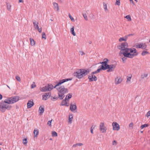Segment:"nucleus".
<instances>
[{
    "label": "nucleus",
    "mask_w": 150,
    "mask_h": 150,
    "mask_svg": "<svg viewBox=\"0 0 150 150\" xmlns=\"http://www.w3.org/2000/svg\"><path fill=\"white\" fill-rule=\"evenodd\" d=\"M128 47V44L126 42L122 43L118 45L117 48L121 50L120 54H122L125 57L130 58H132L138 55L137 51L135 48H127Z\"/></svg>",
    "instance_id": "obj_1"
},
{
    "label": "nucleus",
    "mask_w": 150,
    "mask_h": 150,
    "mask_svg": "<svg viewBox=\"0 0 150 150\" xmlns=\"http://www.w3.org/2000/svg\"><path fill=\"white\" fill-rule=\"evenodd\" d=\"M19 100V97L16 96L8 98L5 99L4 101H2L0 103V110L4 112H5L6 109L8 110H10L11 106L9 104L14 103L18 101Z\"/></svg>",
    "instance_id": "obj_2"
},
{
    "label": "nucleus",
    "mask_w": 150,
    "mask_h": 150,
    "mask_svg": "<svg viewBox=\"0 0 150 150\" xmlns=\"http://www.w3.org/2000/svg\"><path fill=\"white\" fill-rule=\"evenodd\" d=\"M90 71V70L89 69H79L77 70V71L74 73L73 75L76 78L81 79L88 74Z\"/></svg>",
    "instance_id": "obj_3"
},
{
    "label": "nucleus",
    "mask_w": 150,
    "mask_h": 150,
    "mask_svg": "<svg viewBox=\"0 0 150 150\" xmlns=\"http://www.w3.org/2000/svg\"><path fill=\"white\" fill-rule=\"evenodd\" d=\"M56 89L58 92V98L60 100L63 99L65 96L64 94L68 92L67 89L65 88L63 86L57 87Z\"/></svg>",
    "instance_id": "obj_4"
},
{
    "label": "nucleus",
    "mask_w": 150,
    "mask_h": 150,
    "mask_svg": "<svg viewBox=\"0 0 150 150\" xmlns=\"http://www.w3.org/2000/svg\"><path fill=\"white\" fill-rule=\"evenodd\" d=\"M53 88V86L52 84H48L45 87L40 88V90L42 92H46L47 91H50Z\"/></svg>",
    "instance_id": "obj_5"
},
{
    "label": "nucleus",
    "mask_w": 150,
    "mask_h": 150,
    "mask_svg": "<svg viewBox=\"0 0 150 150\" xmlns=\"http://www.w3.org/2000/svg\"><path fill=\"white\" fill-rule=\"evenodd\" d=\"M72 79L71 78H68L65 79H63L62 80H60L59 81V82L57 83L54 86H53L54 88L57 87L60 85H61L62 83H64L65 82L67 81H69L71 80Z\"/></svg>",
    "instance_id": "obj_6"
},
{
    "label": "nucleus",
    "mask_w": 150,
    "mask_h": 150,
    "mask_svg": "<svg viewBox=\"0 0 150 150\" xmlns=\"http://www.w3.org/2000/svg\"><path fill=\"white\" fill-rule=\"evenodd\" d=\"M100 130L102 132V133L105 132L107 130L106 128L104 126V123L101 122L100 125Z\"/></svg>",
    "instance_id": "obj_7"
},
{
    "label": "nucleus",
    "mask_w": 150,
    "mask_h": 150,
    "mask_svg": "<svg viewBox=\"0 0 150 150\" xmlns=\"http://www.w3.org/2000/svg\"><path fill=\"white\" fill-rule=\"evenodd\" d=\"M112 125L113 126V130H116L118 131L120 129V126L116 122H114L112 124Z\"/></svg>",
    "instance_id": "obj_8"
},
{
    "label": "nucleus",
    "mask_w": 150,
    "mask_h": 150,
    "mask_svg": "<svg viewBox=\"0 0 150 150\" xmlns=\"http://www.w3.org/2000/svg\"><path fill=\"white\" fill-rule=\"evenodd\" d=\"M102 65H100V66L102 67V68L104 69L105 70H106L108 69L109 67V65L108 64V62L105 61H104L102 62Z\"/></svg>",
    "instance_id": "obj_9"
},
{
    "label": "nucleus",
    "mask_w": 150,
    "mask_h": 150,
    "mask_svg": "<svg viewBox=\"0 0 150 150\" xmlns=\"http://www.w3.org/2000/svg\"><path fill=\"white\" fill-rule=\"evenodd\" d=\"M91 76H89L88 78L89 82L92 81H96L97 80V78L96 76L93 74H91Z\"/></svg>",
    "instance_id": "obj_10"
},
{
    "label": "nucleus",
    "mask_w": 150,
    "mask_h": 150,
    "mask_svg": "<svg viewBox=\"0 0 150 150\" xmlns=\"http://www.w3.org/2000/svg\"><path fill=\"white\" fill-rule=\"evenodd\" d=\"M51 95V93L50 92L45 93L42 96V99L44 100H47L50 97Z\"/></svg>",
    "instance_id": "obj_11"
},
{
    "label": "nucleus",
    "mask_w": 150,
    "mask_h": 150,
    "mask_svg": "<svg viewBox=\"0 0 150 150\" xmlns=\"http://www.w3.org/2000/svg\"><path fill=\"white\" fill-rule=\"evenodd\" d=\"M70 109L71 111L75 110L77 109V107L75 103L72 104L71 103L70 104Z\"/></svg>",
    "instance_id": "obj_12"
},
{
    "label": "nucleus",
    "mask_w": 150,
    "mask_h": 150,
    "mask_svg": "<svg viewBox=\"0 0 150 150\" xmlns=\"http://www.w3.org/2000/svg\"><path fill=\"white\" fill-rule=\"evenodd\" d=\"M137 47L139 48H142L143 49H145L146 47V45L145 44H138L136 45Z\"/></svg>",
    "instance_id": "obj_13"
},
{
    "label": "nucleus",
    "mask_w": 150,
    "mask_h": 150,
    "mask_svg": "<svg viewBox=\"0 0 150 150\" xmlns=\"http://www.w3.org/2000/svg\"><path fill=\"white\" fill-rule=\"evenodd\" d=\"M122 81V79L121 78H119L117 77L115 79V83L117 84H118L121 83Z\"/></svg>",
    "instance_id": "obj_14"
},
{
    "label": "nucleus",
    "mask_w": 150,
    "mask_h": 150,
    "mask_svg": "<svg viewBox=\"0 0 150 150\" xmlns=\"http://www.w3.org/2000/svg\"><path fill=\"white\" fill-rule=\"evenodd\" d=\"M34 105V103L33 101H29L27 104V108H30Z\"/></svg>",
    "instance_id": "obj_15"
},
{
    "label": "nucleus",
    "mask_w": 150,
    "mask_h": 150,
    "mask_svg": "<svg viewBox=\"0 0 150 150\" xmlns=\"http://www.w3.org/2000/svg\"><path fill=\"white\" fill-rule=\"evenodd\" d=\"M61 105L62 106H66L68 107L69 106V104L66 101L62 100Z\"/></svg>",
    "instance_id": "obj_16"
},
{
    "label": "nucleus",
    "mask_w": 150,
    "mask_h": 150,
    "mask_svg": "<svg viewBox=\"0 0 150 150\" xmlns=\"http://www.w3.org/2000/svg\"><path fill=\"white\" fill-rule=\"evenodd\" d=\"M33 22L35 28L36 30L37 29H38V23L35 21H33Z\"/></svg>",
    "instance_id": "obj_17"
},
{
    "label": "nucleus",
    "mask_w": 150,
    "mask_h": 150,
    "mask_svg": "<svg viewBox=\"0 0 150 150\" xmlns=\"http://www.w3.org/2000/svg\"><path fill=\"white\" fill-rule=\"evenodd\" d=\"M34 137H37V135L39 133V131L37 129H35L34 131Z\"/></svg>",
    "instance_id": "obj_18"
},
{
    "label": "nucleus",
    "mask_w": 150,
    "mask_h": 150,
    "mask_svg": "<svg viewBox=\"0 0 150 150\" xmlns=\"http://www.w3.org/2000/svg\"><path fill=\"white\" fill-rule=\"evenodd\" d=\"M53 4L54 7V9H56L57 11H59V8L58 4L55 2H53Z\"/></svg>",
    "instance_id": "obj_19"
},
{
    "label": "nucleus",
    "mask_w": 150,
    "mask_h": 150,
    "mask_svg": "<svg viewBox=\"0 0 150 150\" xmlns=\"http://www.w3.org/2000/svg\"><path fill=\"white\" fill-rule=\"evenodd\" d=\"M39 111L40 113H43L44 111V107L41 106L39 108Z\"/></svg>",
    "instance_id": "obj_20"
},
{
    "label": "nucleus",
    "mask_w": 150,
    "mask_h": 150,
    "mask_svg": "<svg viewBox=\"0 0 150 150\" xmlns=\"http://www.w3.org/2000/svg\"><path fill=\"white\" fill-rule=\"evenodd\" d=\"M73 118V115H69V116L68 122L70 124L72 123V121Z\"/></svg>",
    "instance_id": "obj_21"
},
{
    "label": "nucleus",
    "mask_w": 150,
    "mask_h": 150,
    "mask_svg": "<svg viewBox=\"0 0 150 150\" xmlns=\"http://www.w3.org/2000/svg\"><path fill=\"white\" fill-rule=\"evenodd\" d=\"M30 43L31 45L33 46L35 45V42L34 40L32 38H30Z\"/></svg>",
    "instance_id": "obj_22"
},
{
    "label": "nucleus",
    "mask_w": 150,
    "mask_h": 150,
    "mask_svg": "<svg viewBox=\"0 0 150 150\" xmlns=\"http://www.w3.org/2000/svg\"><path fill=\"white\" fill-rule=\"evenodd\" d=\"M101 70H105L104 69L102 68V67L100 65L98 68V69L96 71L97 73H99L100 72V71Z\"/></svg>",
    "instance_id": "obj_23"
},
{
    "label": "nucleus",
    "mask_w": 150,
    "mask_h": 150,
    "mask_svg": "<svg viewBox=\"0 0 150 150\" xmlns=\"http://www.w3.org/2000/svg\"><path fill=\"white\" fill-rule=\"evenodd\" d=\"M71 32L74 36L76 35V33L74 32V26L71 29Z\"/></svg>",
    "instance_id": "obj_24"
},
{
    "label": "nucleus",
    "mask_w": 150,
    "mask_h": 150,
    "mask_svg": "<svg viewBox=\"0 0 150 150\" xmlns=\"http://www.w3.org/2000/svg\"><path fill=\"white\" fill-rule=\"evenodd\" d=\"M115 68H114L112 67H110V66H109V68H108V69L107 70V71L108 72L112 71H113V69Z\"/></svg>",
    "instance_id": "obj_25"
},
{
    "label": "nucleus",
    "mask_w": 150,
    "mask_h": 150,
    "mask_svg": "<svg viewBox=\"0 0 150 150\" xmlns=\"http://www.w3.org/2000/svg\"><path fill=\"white\" fill-rule=\"evenodd\" d=\"M127 38H126V36L124 38H120L119 39V41L120 42L122 41H126L127 40Z\"/></svg>",
    "instance_id": "obj_26"
},
{
    "label": "nucleus",
    "mask_w": 150,
    "mask_h": 150,
    "mask_svg": "<svg viewBox=\"0 0 150 150\" xmlns=\"http://www.w3.org/2000/svg\"><path fill=\"white\" fill-rule=\"evenodd\" d=\"M52 136L56 137L57 136V133L54 131H52Z\"/></svg>",
    "instance_id": "obj_27"
},
{
    "label": "nucleus",
    "mask_w": 150,
    "mask_h": 150,
    "mask_svg": "<svg viewBox=\"0 0 150 150\" xmlns=\"http://www.w3.org/2000/svg\"><path fill=\"white\" fill-rule=\"evenodd\" d=\"M125 18L128 19V21H131V16L129 15L126 16Z\"/></svg>",
    "instance_id": "obj_28"
},
{
    "label": "nucleus",
    "mask_w": 150,
    "mask_h": 150,
    "mask_svg": "<svg viewBox=\"0 0 150 150\" xmlns=\"http://www.w3.org/2000/svg\"><path fill=\"white\" fill-rule=\"evenodd\" d=\"M149 54V52L146 51H143L142 52L141 54L142 56H144L146 55V54Z\"/></svg>",
    "instance_id": "obj_29"
},
{
    "label": "nucleus",
    "mask_w": 150,
    "mask_h": 150,
    "mask_svg": "<svg viewBox=\"0 0 150 150\" xmlns=\"http://www.w3.org/2000/svg\"><path fill=\"white\" fill-rule=\"evenodd\" d=\"M72 96V94L71 93H68L67 95L66 96V97L68 98V99H70L71 98Z\"/></svg>",
    "instance_id": "obj_30"
},
{
    "label": "nucleus",
    "mask_w": 150,
    "mask_h": 150,
    "mask_svg": "<svg viewBox=\"0 0 150 150\" xmlns=\"http://www.w3.org/2000/svg\"><path fill=\"white\" fill-rule=\"evenodd\" d=\"M148 126H149V125L148 124H145L142 125L141 126V128L142 129V128H144V127H147Z\"/></svg>",
    "instance_id": "obj_31"
},
{
    "label": "nucleus",
    "mask_w": 150,
    "mask_h": 150,
    "mask_svg": "<svg viewBox=\"0 0 150 150\" xmlns=\"http://www.w3.org/2000/svg\"><path fill=\"white\" fill-rule=\"evenodd\" d=\"M42 38H44L45 40L46 39V35L45 33L44 32L42 33Z\"/></svg>",
    "instance_id": "obj_32"
},
{
    "label": "nucleus",
    "mask_w": 150,
    "mask_h": 150,
    "mask_svg": "<svg viewBox=\"0 0 150 150\" xmlns=\"http://www.w3.org/2000/svg\"><path fill=\"white\" fill-rule=\"evenodd\" d=\"M7 9L8 11H10L11 8V5L8 4H7Z\"/></svg>",
    "instance_id": "obj_33"
},
{
    "label": "nucleus",
    "mask_w": 150,
    "mask_h": 150,
    "mask_svg": "<svg viewBox=\"0 0 150 150\" xmlns=\"http://www.w3.org/2000/svg\"><path fill=\"white\" fill-rule=\"evenodd\" d=\"M16 79L19 81V82H21V79L19 76H16Z\"/></svg>",
    "instance_id": "obj_34"
},
{
    "label": "nucleus",
    "mask_w": 150,
    "mask_h": 150,
    "mask_svg": "<svg viewBox=\"0 0 150 150\" xmlns=\"http://www.w3.org/2000/svg\"><path fill=\"white\" fill-rule=\"evenodd\" d=\"M69 17L71 19V20L73 21H74V18L71 16L70 13L69 14Z\"/></svg>",
    "instance_id": "obj_35"
},
{
    "label": "nucleus",
    "mask_w": 150,
    "mask_h": 150,
    "mask_svg": "<svg viewBox=\"0 0 150 150\" xmlns=\"http://www.w3.org/2000/svg\"><path fill=\"white\" fill-rule=\"evenodd\" d=\"M103 6H104V9H105V11H107L108 10L107 8V5L106 4H105V3H103Z\"/></svg>",
    "instance_id": "obj_36"
},
{
    "label": "nucleus",
    "mask_w": 150,
    "mask_h": 150,
    "mask_svg": "<svg viewBox=\"0 0 150 150\" xmlns=\"http://www.w3.org/2000/svg\"><path fill=\"white\" fill-rule=\"evenodd\" d=\"M83 16L84 18L85 19L86 21H87L88 20V18L86 14H83Z\"/></svg>",
    "instance_id": "obj_37"
},
{
    "label": "nucleus",
    "mask_w": 150,
    "mask_h": 150,
    "mask_svg": "<svg viewBox=\"0 0 150 150\" xmlns=\"http://www.w3.org/2000/svg\"><path fill=\"white\" fill-rule=\"evenodd\" d=\"M58 97H54L52 98V100L53 101H55L57 100L58 98Z\"/></svg>",
    "instance_id": "obj_38"
},
{
    "label": "nucleus",
    "mask_w": 150,
    "mask_h": 150,
    "mask_svg": "<svg viewBox=\"0 0 150 150\" xmlns=\"http://www.w3.org/2000/svg\"><path fill=\"white\" fill-rule=\"evenodd\" d=\"M116 4L118 5V6H120V0H117L116 2Z\"/></svg>",
    "instance_id": "obj_39"
},
{
    "label": "nucleus",
    "mask_w": 150,
    "mask_h": 150,
    "mask_svg": "<svg viewBox=\"0 0 150 150\" xmlns=\"http://www.w3.org/2000/svg\"><path fill=\"white\" fill-rule=\"evenodd\" d=\"M134 35V34H128V35H126V38H127L129 37V36H133Z\"/></svg>",
    "instance_id": "obj_40"
},
{
    "label": "nucleus",
    "mask_w": 150,
    "mask_h": 150,
    "mask_svg": "<svg viewBox=\"0 0 150 150\" xmlns=\"http://www.w3.org/2000/svg\"><path fill=\"white\" fill-rule=\"evenodd\" d=\"M31 88H35V87L36 86V85H35V82H34L31 85Z\"/></svg>",
    "instance_id": "obj_41"
},
{
    "label": "nucleus",
    "mask_w": 150,
    "mask_h": 150,
    "mask_svg": "<svg viewBox=\"0 0 150 150\" xmlns=\"http://www.w3.org/2000/svg\"><path fill=\"white\" fill-rule=\"evenodd\" d=\"M147 76H148L147 74H146L144 75H141V78L142 79H144V77H146Z\"/></svg>",
    "instance_id": "obj_42"
},
{
    "label": "nucleus",
    "mask_w": 150,
    "mask_h": 150,
    "mask_svg": "<svg viewBox=\"0 0 150 150\" xmlns=\"http://www.w3.org/2000/svg\"><path fill=\"white\" fill-rule=\"evenodd\" d=\"M23 143L24 144H26V143H27L28 142L27 139H23Z\"/></svg>",
    "instance_id": "obj_43"
},
{
    "label": "nucleus",
    "mask_w": 150,
    "mask_h": 150,
    "mask_svg": "<svg viewBox=\"0 0 150 150\" xmlns=\"http://www.w3.org/2000/svg\"><path fill=\"white\" fill-rule=\"evenodd\" d=\"M150 115V111H149L147 112L146 114V117H149V116Z\"/></svg>",
    "instance_id": "obj_44"
},
{
    "label": "nucleus",
    "mask_w": 150,
    "mask_h": 150,
    "mask_svg": "<svg viewBox=\"0 0 150 150\" xmlns=\"http://www.w3.org/2000/svg\"><path fill=\"white\" fill-rule=\"evenodd\" d=\"M131 78V76H127V82L128 81H130Z\"/></svg>",
    "instance_id": "obj_45"
},
{
    "label": "nucleus",
    "mask_w": 150,
    "mask_h": 150,
    "mask_svg": "<svg viewBox=\"0 0 150 150\" xmlns=\"http://www.w3.org/2000/svg\"><path fill=\"white\" fill-rule=\"evenodd\" d=\"M52 120H51L49 121L47 123V125L49 126H51V122H52Z\"/></svg>",
    "instance_id": "obj_46"
},
{
    "label": "nucleus",
    "mask_w": 150,
    "mask_h": 150,
    "mask_svg": "<svg viewBox=\"0 0 150 150\" xmlns=\"http://www.w3.org/2000/svg\"><path fill=\"white\" fill-rule=\"evenodd\" d=\"M133 123L131 122L129 124V127H132L133 126Z\"/></svg>",
    "instance_id": "obj_47"
},
{
    "label": "nucleus",
    "mask_w": 150,
    "mask_h": 150,
    "mask_svg": "<svg viewBox=\"0 0 150 150\" xmlns=\"http://www.w3.org/2000/svg\"><path fill=\"white\" fill-rule=\"evenodd\" d=\"M112 144L113 145H116L117 144V142L116 141L114 140L112 142Z\"/></svg>",
    "instance_id": "obj_48"
},
{
    "label": "nucleus",
    "mask_w": 150,
    "mask_h": 150,
    "mask_svg": "<svg viewBox=\"0 0 150 150\" xmlns=\"http://www.w3.org/2000/svg\"><path fill=\"white\" fill-rule=\"evenodd\" d=\"M126 57H125L124 56V57H123L122 58V61H123V62H124L127 59V58Z\"/></svg>",
    "instance_id": "obj_49"
},
{
    "label": "nucleus",
    "mask_w": 150,
    "mask_h": 150,
    "mask_svg": "<svg viewBox=\"0 0 150 150\" xmlns=\"http://www.w3.org/2000/svg\"><path fill=\"white\" fill-rule=\"evenodd\" d=\"M37 29L38 30V31L40 32V33H41V31H42V29L41 28H38V29Z\"/></svg>",
    "instance_id": "obj_50"
},
{
    "label": "nucleus",
    "mask_w": 150,
    "mask_h": 150,
    "mask_svg": "<svg viewBox=\"0 0 150 150\" xmlns=\"http://www.w3.org/2000/svg\"><path fill=\"white\" fill-rule=\"evenodd\" d=\"M110 67H112L114 68H115L116 65L114 64H111L110 65Z\"/></svg>",
    "instance_id": "obj_51"
},
{
    "label": "nucleus",
    "mask_w": 150,
    "mask_h": 150,
    "mask_svg": "<svg viewBox=\"0 0 150 150\" xmlns=\"http://www.w3.org/2000/svg\"><path fill=\"white\" fill-rule=\"evenodd\" d=\"M77 146H82L83 144L82 143H78L77 144Z\"/></svg>",
    "instance_id": "obj_52"
},
{
    "label": "nucleus",
    "mask_w": 150,
    "mask_h": 150,
    "mask_svg": "<svg viewBox=\"0 0 150 150\" xmlns=\"http://www.w3.org/2000/svg\"><path fill=\"white\" fill-rule=\"evenodd\" d=\"M95 125H93L91 127V129H93L95 128Z\"/></svg>",
    "instance_id": "obj_53"
},
{
    "label": "nucleus",
    "mask_w": 150,
    "mask_h": 150,
    "mask_svg": "<svg viewBox=\"0 0 150 150\" xmlns=\"http://www.w3.org/2000/svg\"><path fill=\"white\" fill-rule=\"evenodd\" d=\"M103 61L108 62L109 61V60L108 59L106 58H105L104 59Z\"/></svg>",
    "instance_id": "obj_54"
},
{
    "label": "nucleus",
    "mask_w": 150,
    "mask_h": 150,
    "mask_svg": "<svg viewBox=\"0 0 150 150\" xmlns=\"http://www.w3.org/2000/svg\"><path fill=\"white\" fill-rule=\"evenodd\" d=\"M97 72L96 71H93V72H92V73H91V74H93V75H94L96 73H97Z\"/></svg>",
    "instance_id": "obj_55"
},
{
    "label": "nucleus",
    "mask_w": 150,
    "mask_h": 150,
    "mask_svg": "<svg viewBox=\"0 0 150 150\" xmlns=\"http://www.w3.org/2000/svg\"><path fill=\"white\" fill-rule=\"evenodd\" d=\"M77 146V144H74L73 146V147H76Z\"/></svg>",
    "instance_id": "obj_56"
},
{
    "label": "nucleus",
    "mask_w": 150,
    "mask_h": 150,
    "mask_svg": "<svg viewBox=\"0 0 150 150\" xmlns=\"http://www.w3.org/2000/svg\"><path fill=\"white\" fill-rule=\"evenodd\" d=\"M67 97L66 96V97L65 98V99L63 100H64V101H66V100H67Z\"/></svg>",
    "instance_id": "obj_57"
},
{
    "label": "nucleus",
    "mask_w": 150,
    "mask_h": 150,
    "mask_svg": "<svg viewBox=\"0 0 150 150\" xmlns=\"http://www.w3.org/2000/svg\"><path fill=\"white\" fill-rule=\"evenodd\" d=\"M2 96L1 94H0V100L2 98Z\"/></svg>",
    "instance_id": "obj_58"
},
{
    "label": "nucleus",
    "mask_w": 150,
    "mask_h": 150,
    "mask_svg": "<svg viewBox=\"0 0 150 150\" xmlns=\"http://www.w3.org/2000/svg\"><path fill=\"white\" fill-rule=\"evenodd\" d=\"M93 129H91V132L92 134H93Z\"/></svg>",
    "instance_id": "obj_59"
},
{
    "label": "nucleus",
    "mask_w": 150,
    "mask_h": 150,
    "mask_svg": "<svg viewBox=\"0 0 150 150\" xmlns=\"http://www.w3.org/2000/svg\"><path fill=\"white\" fill-rule=\"evenodd\" d=\"M81 52V55H83L84 54V52Z\"/></svg>",
    "instance_id": "obj_60"
},
{
    "label": "nucleus",
    "mask_w": 150,
    "mask_h": 150,
    "mask_svg": "<svg viewBox=\"0 0 150 150\" xmlns=\"http://www.w3.org/2000/svg\"><path fill=\"white\" fill-rule=\"evenodd\" d=\"M23 1V0H19V2L21 3Z\"/></svg>",
    "instance_id": "obj_61"
},
{
    "label": "nucleus",
    "mask_w": 150,
    "mask_h": 150,
    "mask_svg": "<svg viewBox=\"0 0 150 150\" xmlns=\"http://www.w3.org/2000/svg\"><path fill=\"white\" fill-rule=\"evenodd\" d=\"M88 43H89L90 44H91L92 43V42L91 41H89L88 42Z\"/></svg>",
    "instance_id": "obj_62"
},
{
    "label": "nucleus",
    "mask_w": 150,
    "mask_h": 150,
    "mask_svg": "<svg viewBox=\"0 0 150 150\" xmlns=\"http://www.w3.org/2000/svg\"><path fill=\"white\" fill-rule=\"evenodd\" d=\"M102 62H100L99 63L100 64H102Z\"/></svg>",
    "instance_id": "obj_63"
},
{
    "label": "nucleus",
    "mask_w": 150,
    "mask_h": 150,
    "mask_svg": "<svg viewBox=\"0 0 150 150\" xmlns=\"http://www.w3.org/2000/svg\"><path fill=\"white\" fill-rule=\"evenodd\" d=\"M7 87H8V88L10 89V88L9 87L8 85H7Z\"/></svg>",
    "instance_id": "obj_64"
}]
</instances>
